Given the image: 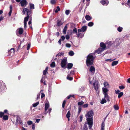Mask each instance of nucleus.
<instances>
[{"label": "nucleus", "mask_w": 130, "mask_h": 130, "mask_svg": "<svg viewBox=\"0 0 130 130\" xmlns=\"http://www.w3.org/2000/svg\"><path fill=\"white\" fill-rule=\"evenodd\" d=\"M93 54H90L87 56L86 63L87 66L92 65L93 64L94 60Z\"/></svg>", "instance_id": "1"}, {"label": "nucleus", "mask_w": 130, "mask_h": 130, "mask_svg": "<svg viewBox=\"0 0 130 130\" xmlns=\"http://www.w3.org/2000/svg\"><path fill=\"white\" fill-rule=\"evenodd\" d=\"M87 121L88 124L89 125V128L91 129L93 125V121L92 117L87 118Z\"/></svg>", "instance_id": "2"}, {"label": "nucleus", "mask_w": 130, "mask_h": 130, "mask_svg": "<svg viewBox=\"0 0 130 130\" xmlns=\"http://www.w3.org/2000/svg\"><path fill=\"white\" fill-rule=\"evenodd\" d=\"M67 61V58L66 57L64 58L62 60L61 63V67L63 68H65V66Z\"/></svg>", "instance_id": "3"}, {"label": "nucleus", "mask_w": 130, "mask_h": 130, "mask_svg": "<svg viewBox=\"0 0 130 130\" xmlns=\"http://www.w3.org/2000/svg\"><path fill=\"white\" fill-rule=\"evenodd\" d=\"M27 12V15H30L31 13V10L28 9L27 8H25L22 11V13L24 14L25 13V12Z\"/></svg>", "instance_id": "4"}, {"label": "nucleus", "mask_w": 130, "mask_h": 130, "mask_svg": "<svg viewBox=\"0 0 130 130\" xmlns=\"http://www.w3.org/2000/svg\"><path fill=\"white\" fill-rule=\"evenodd\" d=\"M93 112L92 111L90 110L87 112V113L86 115V116L87 118L92 117L93 115Z\"/></svg>", "instance_id": "5"}, {"label": "nucleus", "mask_w": 130, "mask_h": 130, "mask_svg": "<svg viewBox=\"0 0 130 130\" xmlns=\"http://www.w3.org/2000/svg\"><path fill=\"white\" fill-rule=\"evenodd\" d=\"M21 5L22 7L26 6L27 4V2L26 0H22L20 2Z\"/></svg>", "instance_id": "6"}, {"label": "nucleus", "mask_w": 130, "mask_h": 130, "mask_svg": "<svg viewBox=\"0 0 130 130\" xmlns=\"http://www.w3.org/2000/svg\"><path fill=\"white\" fill-rule=\"evenodd\" d=\"M89 71L91 73H94L95 72V68L94 66H91L89 68Z\"/></svg>", "instance_id": "7"}, {"label": "nucleus", "mask_w": 130, "mask_h": 130, "mask_svg": "<svg viewBox=\"0 0 130 130\" xmlns=\"http://www.w3.org/2000/svg\"><path fill=\"white\" fill-rule=\"evenodd\" d=\"M78 104L79 105L78 110V115L81 111V102H79Z\"/></svg>", "instance_id": "8"}, {"label": "nucleus", "mask_w": 130, "mask_h": 130, "mask_svg": "<svg viewBox=\"0 0 130 130\" xmlns=\"http://www.w3.org/2000/svg\"><path fill=\"white\" fill-rule=\"evenodd\" d=\"M93 86L95 89L96 91H97L98 89V87L97 83L96 81H95V82L93 83Z\"/></svg>", "instance_id": "9"}, {"label": "nucleus", "mask_w": 130, "mask_h": 130, "mask_svg": "<svg viewBox=\"0 0 130 130\" xmlns=\"http://www.w3.org/2000/svg\"><path fill=\"white\" fill-rule=\"evenodd\" d=\"M17 121L18 123H20L21 125L23 124L22 121L21 120L20 118L18 117L17 118Z\"/></svg>", "instance_id": "10"}, {"label": "nucleus", "mask_w": 130, "mask_h": 130, "mask_svg": "<svg viewBox=\"0 0 130 130\" xmlns=\"http://www.w3.org/2000/svg\"><path fill=\"white\" fill-rule=\"evenodd\" d=\"M103 91V94L105 95V94H107V92L108 91V90L106 88H102Z\"/></svg>", "instance_id": "11"}, {"label": "nucleus", "mask_w": 130, "mask_h": 130, "mask_svg": "<svg viewBox=\"0 0 130 130\" xmlns=\"http://www.w3.org/2000/svg\"><path fill=\"white\" fill-rule=\"evenodd\" d=\"M104 50V48H99L96 51L95 53L99 54L102 52Z\"/></svg>", "instance_id": "12"}, {"label": "nucleus", "mask_w": 130, "mask_h": 130, "mask_svg": "<svg viewBox=\"0 0 130 130\" xmlns=\"http://www.w3.org/2000/svg\"><path fill=\"white\" fill-rule=\"evenodd\" d=\"M63 24V23L61 21V20H57V26H61Z\"/></svg>", "instance_id": "13"}, {"label": "nucleus", "mask_w": 130, "mask_h": 130, "mask_svg": "<svg viewBox=\"0 0 130 130\" xmlns=\"http://www.w3.org/2000/svg\"><path fill=\"white\" fill-rule=\"evenodd\" d=\"M101 3L103 5H104L106 4V5H107L109 2L107 0H103L101 1Z\"/></svg>", "instance_id": "14"}, {"label": "nucleus", "mask_w": 130, "mask_h": 130, "mask_svg": "<svg viewBox=\"0 0 130 130\" xmlns=\"http://www.w3.org/2000/svg\"><path fill=\"white\" fill-rule=\"evenodd\" d=\"M73 66V64L71 63H68L67 64V68L68 69H71Z\"/></svg>", "instance_id": "15"}, {"label": "nucleus", "mask_w": 130, "mask_h": 130, "mask_svg": "<svg viewBox=\"0 0 130 130\" xmlns=\"http://www.w3.org/2000/svg\"><path fill=\"white\" fill-rule=\"evenodd\" d=\"M100 46L101 47H102V48H104V50L106 48V46L105 44L103 42H101L100 43Z\"/></svg>", "instance_id": "16"}, {"label": "nucleus", "mask_w": 130, "mask_h": 130, "mask_svg": "<svg viewBox=\"0 0 130 130\" xmlns=\"http://www.w3.org/2000/svg\"><path fill=\"white\" fill-rule=\"evenodd\" d=\"M50 107L49 104L46 103L45 104V110L46 111Z\"/></svg>", "instance_id": "17"}, {"label": "nucleus", "mask_w": 130, "mask_h": 130, "mask_svg": "<svg viewBox=\"0 0 130 130\" xmlns=\"http://www.w3.org/2000/svg\"><path fill=\"white\" fill-rule=\"evenodd\" d=\"M67 25H66L64 27V28H63V30L62 32L63 34H66V31H67Z\"/></svg>", "instance_id": "18"}, {"label": "nucleus", "mask_w": 130, "mask_h": 130, "mask_svg": "<svg viewBox=\"0 0 130 130\" xmlns=\"http://www.w3.org/2000/svg\"><path fill=\"white\" fill-rule=\"evenodd\" d=\"M29 18V15L27 14V16L25 17L24 18V23L25 22L27 23V22L28 21Z\"/></svg>", "instance_id": "19"}, {"label": "nucleus", "mask_w": 130, "mask_h": 130, "mask_svg": "<svg viewBox=\"0 0 130 130\" xmlns=\"http://www.w3.org/2000/svg\"><path fill=\"white\" fill-rule=\"evenodd\" d=\"M29 4L30 8V9H35L34 5L33 4L30 3Z\"/></svg>", "instance_id": "20"}, {"label": "nucleus", "mask_w": 130, "mask_h": 130, "mask_svg": "<svg viewBox=\"0 0 130 130\" xmlns=\"http://www.w3.org/2000/svg\"><path fill=\"white\" fill-rule=\"evenodd\" d=\"M64 53L63 52H60L56 55V56H61L63 55Z\"/></svg>", "instance_id": "21"}, {"label": "nucleus", "mask_w": 130, "mask_h": 130, "mask_svg": "<svg viewBox=\"0 0 130 130\" xmlns=\"http://www.w3.org/2000/svg\"><path fill=\"white\" fill-rule=\"evenodd\" d=\"M118 61H113L112 62L111 65L112 66H113L117 65L118 63Z\"/></svg>", "instance_id": "22"}, {"label": "nucleus", "mask_w": 130, "mask_h": 130, "mask_svg": "<svg viewBox=\"0 0 130 130\" xmlns=\"http://www.w3.org/2000/svg\"><path fill=\"white\" fill-rule=\"evenodd\" d=\"M94 78L93 77H90L89 79L90 83L91 84L93 82Z\"/></svg>", "instance_id": "23"}, {"label": "nucleus", "mask_w": 130, "mask_h": 130, "mask_svg": "<svg viewBox=\"0 0 130 130\" xmlns=\"http://www.w3.org/2000/svg\"><path fill=\"white\" fill-rule=\"evenodd\" d=\"M48 69V67H46L45 69L43 71V75H45L46 74V73L47 72Z\"/></svg>", "instance_id": "24"}, {"label": "nucleus", "mask_w": 130, "mask_h": 130, "mask_svg": "<svg viewBox=\"0 0 130 130\" xmlns=\"http://www.w3.org/2000/svg\"><path fill=\"white\" fill-rule=\"evenodd\" d=\"M10 10L8 13L9 15L10 16L11 15L12 9V5H10Z\"/></svg>", "instance_id": "25"}, {"label": "nucleus", "mask_w": 130, "mask_h": 130, "mask_svg": "<svg viewBox=\"0 0 130 130\" xmlns=\"http://www.w3.org/2000/svg\"><path fill=\"white\" fill-rule=\"evenodd\" d=\"M23 28H19V34L20 35H21L23 33Z\"/></svg>", "instance_id": "26"}, {"label": "nucleus", "mask_w": 130, "mask_h": 130, "mask_svg": "<svg viewBox=\"0 0 130 130\" xmlns=\"http://www.w3.org/2000/svg\"><path fill=\"white\" fill-rule=\"evenodd\" d=\"M74 52L73 51H71L69 52V55L70 56H73L74 55Z\"/></svg>", "instance_id": "27"}, {"label": "nucleus", "mask_w": 130, "mask_h": 130, "mask_svg": "<svg viewBox=\"0 0 130 130\" xmlns=\"http://www.w3.org/2000/svg\"><path fill=\"white\" fill-rule=\"evenodd\" d=\"M104 86L106 88H108L109 84L108 83L106 82H104Z\"/></svg>", "instance_id": "28"}, {"label": "nucleus", "mask_w": 130, "mask_h": 130, "mask_svg": "<svg viewBox=\"0 0 130 130\" xmlns=\"http://www.w3.org/2000/svg\"><path fill=\"white\" fill-rule=\"evenodd\" d=\"M70 75H68L67 77V79L70 80H73V78L72 77H70Z\"/></svg>", "instance_id": "29"}, {"label": "nucleus", "mask_w": 130, "mask_h": 130, "mask_svg": "<svg viewBox=\"0 0 130 130\" xmlns=\"http://www.w3.org/2000/svg\"><path fill=\"white\" fill-rule=\"evenodd\" d=\"M104 98H105L108 101H109V97L108 94H105V95H104Z\"/></svg>", "instance_id": "30"}, {"label": "nucleus", "mask_w": 130, "mask_h": 130, "mask_svg": "<svg viewBox=\"0 0 130 130\" xmlns=\"http://www.w3.org/2000/svg\"><path fill=\"white\" fill-rule=\"evenodd\" d=\"M70 111H68L66 115V117L67 118H70Z\"/></svg>", "instance_id": "31"}, {"label": "nucleus", "mask_w": 130, "mask_h": 130, "mask_svg": "<svg viewBox=\"0 0 130 130\" xmlns=\"http://www.w3.org/2000/svg\"><path fill=\"white\" fill-rule=\"evenodd\" d=\"M85 18L87 20H90L91 19V18L90 16L88 15H87L85 16Z\"/></svg>", "instance_id": "32"}, {"label": "nucleus", "mask_w": 130, "mask_h": 130, "mask_svg": "<svg viewBox=\"0 0 130 130\" xmlns=\"http://www.w3.org/2000/svg\"><path fill=\"white\" fill-rule=\"evenodd\" d=\"M106 101L105 99L104 98L102 99V100L101 102V103L102 104H104V103H106Z\"/></svg>", "instance_id": "33"}, {"label": "nucleus", "mask_w": 130, "mask_h": 130, "mask_svg": "<svg viewBox=\"0 0 130 130\" xmlns=\"http://www.w3.org/2000/svg\"><path fill=\"white\" fill-rule=\"evenodd\" d=\"M87 29V26H84L82 27V32H84L86 31Z\"/></svg>", "instance_id": "34"}, {"label": "nucleus", "mask_w": 130, "mask_h": 130, "mask_svg": "<svg viewBox=\"0 0 130 130\" xmlns=\"http://www.w3.org/2000/svg\"><path fill=\"white\" fill-rule=\"evenodd\" d=\"M8 117L7 115H5L3 117V119L4 120H6L8 119Z\"/></svg>", "instance_id": "35"}, {"label": "nucleus", "mask_w": 130, "mask_h": 130, "mask_svg": "<svg viewBox=\"0 0 130 130\" xmlns=\"http://www.w3.org/2000/svg\"><path fill=\"white\" fill-rule=\"evenodd\" d=\"M88 128L87 123L85 124L83 127V130H87Z\"/></svg>", "instance_id": "36"}, {"label": "nucleus", "mask_w": 130, "mask_h": 130, "mask_svg": "<svg viewBox=\"0 0 130 130\" xmlns=\"http://www.w3.org/2000/svg\"><path fill=\"white\" fill-rule=\"evenodd\" d=\"M10 52H11V53H13L15 52L14 50V48H11L10 50L8 51V53H10Z\"/></svg>", "instance_id": "37"}, {"label": "nucleus", "mask_w": 130, "mask_h": 130, "mask_svg": "<svg viewBox=\"0 0 130 130\" xmlns=\"http://www.w3.org/2000/svg\"><path fill=\"white\" fill-rule=\"evenodd\" d=\"M105 124L104 123H102L101 125V130H104Z\"/></svg>", "instance_id": "38"}, {"label": "nucleus", "mask_w": 130, "mask_h": 130, "mask_svg": "<svg viewBox=\"0 0 130 130\" xmlns=\"http://www.w3.org/2000/svg\"><path fill=\"white\" fill-rule=\"evenodd\" d=\"M55 66V63L54 62H52L50 65V66L51 67H54Z\"/></svg>", "instance_id": "39"}, {"label": "nucleus", "mask_w": 130, "mask_h": 130, "mask_svg": "<svg viewBox=\"0 0 130 130\" xmlns=\"http://www.w3.org/2000/svg\"><path fill=\"white\" fill-rule=\"evenodd\" d=\"M113 107L115 110H118L119 109V107L117 105H114Z\"/></svg>", "instance_id": "40"}, {"label": "nucleus", "mask_w": 130, "mask_h": 130, "mask_svg": "<svg viewBox=\"0 0 130 130\" xmlns=\"http://www.w3.org/2000/svg\"><path fill=\"white\" fill-rule=\"evenodd\" d=\"M93 23L92 22H89L88 24V26H90L91 27L93 26Z\"/></svg>", "instance_id": "41"}, {"label": "nucleus", "mask_w": 130, "mask_h": 130, "mask_svg": "<svg viewBox=\"0 0 130 130\" xmlns=\"http://www.w3.org/2000/svg\"><path fill=\"white\" fill-rule=\"evenodd\" d=\"M70 12V11L69 10H67L65 11V14L66 15H68Z\"/></svg>", "instance_id": "42"}, {"label": "nucleus", "mask_w": 130, "mask_h": 130, "mask_svg": "<svg viewBox=\"0 0 130 130\" xmlns=\"http://www.w3.org/2000/svg\"><path fill=\"white\" fill-rule=\"evenodd\" d=\"M60 10V9L59 6H57V9L55 10V12L56 13L58 11H59Z\"/></svg>", "instance_id": "43"}, {"label": "nucleus", "mask_w": 130, "mask_h": 130, "mask_svg": "<svg viewBox=\"0 0 130 130\" xmlns=\"http://www.w3.org/2000/svg\"><path fill=\"white\" fill-rule=\"evenodd\" d=\"M39 104V102H37L35 103H34L33 104V106L35 107L37 106Z\"/></svg>", "instance_id": "44"}, {"label": "nucleus", "mask_w": 130, "mask_h": 130, "mask_svg": "<svg viewBox=\"0 0 130 130\" xmlns=\"http://www.w3.org/2000/svg\"><path fill=\"white\" fill-rule=\"evenodd\" d=\"M123 92H120L119 93V95L118 96V97L119 98H120L121 97L123 94Z\"/></svg>", "instance_id": "45"}, {"label": "nucleus", "mask_w": 130, "mask_h": 130, "mask_svg": "<svg viewBox=\"0 0 130 130\" xmlns=\"http://www.w3.org/2000/svg\"><path fill=\"white\" fill-rule=\"evenodd\" d=\"M112 44V43L110 41L109 42L106 43V44L108 45V47L110 46Z\"/></svg>", "instance_id": "46"}, {"label": "nucleus", "mask_w": 130, "mask_h": 130, "mask_svg": "<svg viewBox=\"0 0 130 130\" xmlns=\"http://www.w3.org/2000/svg\"><path fill=\"white\" fill-rule=\"evenodd\" d=\"M66 46L67 47L70 48L71 46V45L70 44L67 43L66 44Z\"/></svg>", "instance_id": "47"}, {"label": "nucleus", "mask_w": 130, "mask_h": 130, "mask_svg": "<svg viewBox=\"0 0 130 130\" xmlns=\"http://www.w3.org/2000/svg\"><path fill=\"white\" fill-rule=\"evenodd\" d=\"M74 70H71V71L70 72V74L69 75H73L74 74Z\"/></svg>", "instance_id": "48"}, {"label": "nucleus", "mask_w": 130, "mask_h": 130, "mask_svg": "<svg viewBox=\"0 0 130 130\" xmlns=\"http://www.w3.org/2000/svg\"><path fill=\"white\" fill-rule=\"evenodd\" d=\"M32 123V122L31 121H29L27 122V123L28 125H30Z\"/></svg>", "instance_id": "49"}, {"label": "nucleus", "mask_w": 130, "mask_h": 130, "mask_svg": "<svg viewBox=\"0 0 130 130\" xmlns=\"http://www.w3.org/2000/svg\"><path fill=\"white\" fill-rule=\"evenodd\" d=\"M88 104H85L83 105L82 106V107L84 108H86L88 107Z\"/></svg>", "instance_id": "50"}, {"label": "nucleus", "mask_w": 130, "mask_h": 130, "mask_svg": "<svg viewBox=\"0 0 130 130\" xmlns=\"http://www.w3.org/2000/svg\"><path fill=\"white\" fill-rule=\"evenodd\" d=\"M73 33H76L77 32V29L75 28H74L73 29Z\"/></svg>", "instance_id": "51"}, {"label": "nucleus", "mask_w": 130, "mask_h": 130, "mask_svg": "<svg viewBox=\"0 0 130 130\" xmlns=\"http://www.w3.org/2000/svg\"><path fill=\"white\" fill-rule=\"evenodd\" d=\"M4 114V113H3V112H0V117L1 118H2L3 117Z\"/></svg>", "instance_id": "52"}, {"label": "nucleus", "mask_w": 130, "mask_h": 130, "mask_svg": "<svg viewBox=\"0 0 130 130\" xmlns=\"http://www.w3.org/2000/svg\"><path fill=\"white\" fill-rule=\"evenodd\" d=\"M122 28L121 27H119L118 28L117 30L119 32H121L122 31Z\"/></svg>", "instance_id": "53"}, {"label": "nucleus", "mask_w": 130, "mask_h": 130, "mask_svg": "<svg viewBox=\"0 0 130 130\" xmlns=\"http://www.w3.org/2000/svg\"><path fill=\"white\" fill-rule=\"evenodd\" d=\"M30 44L29 43L27 45V50H28L29 49V48H30Z\"/></svg>", "instance_id": "54"}, {"label": "nucleus", "mask_w": 130, "mask_h": 130, "mask_svg": "<svg viewBox=\"0 0 130 130\" xmlns=\"http://www.w3.org/2000/svg\"><path fill=\"white\" fill-rule=\"evenodd\" d=\"M51 4H53L55 3L56 1L55 0H51Z\"/></svg>", "instance_id": "55"}, {"label": "nucleus", "mask_w": 130, "mask_h": 130, "mask_svg": "<svg viewBox=\"0 0 130 130\" xmlns=\"http://www.w3.org/2000/svg\"><path fill=\"white\" fill-rule=\"evenodd\" d=\"M41 98H43V97H44L45 96V95L43 93H41Z\"/></svg>", "instance_id": "56"}, {"label": "nucleus", "mask_w": 130, "mask_h": 130, "mask_svg": "<svg viewBox=\"0 0 130 130\" xmlns=\"http://www.w3.org/2000/svg\"><path fill=\"white\" fill-rule=\"evenodd\" d=\"M120 91L119 90H115V92L116 94H118L119 93Z\"/></svg>", "instance_id": "57"}, {"label": "nucleus", "mask_w": 130, "mask_h": 130, "mask_svg": "<svg viewBox=\"0 0 130 130\" xmlns=\"http://www.w3.org/2000/svg\"><path fill=\"white\" fill-rule=\"evenodd\" d=\"M65 39V37L63 36H62L61 37V39L63 41Z\"/></svg>", "instance_id": "58"}, {"label": "nucleus", "mask_w": 130, "mask_h": 130, "mask_svg": "<svg viewBox=\"0 0 130 130\" xmlns=\"http://www.w3.org/2000/svg\"><path fill=\"white\" fill-rule=\"evenodd\" d=\"M32 128L33 130H34L35 129V124H32Z\"/></svg>", "instance_id": "59"}, {"label": "nucleus", "mask_w": 130, "mask_h": 130, "mask_svg": "<svg viewBox=\"0 0 130 130\" xmlns=\"http://www.w3.org/2000/svg\"><path fill=\"white\" fill-rule=\"evenodd\" d=\"M66 38L67 40L69 39L70 38V37L69 35H67L66 36Z\"/></svg>", "instance_id": "60"}, {"label": "nucleus", "mask_w": 130, "mask_h": 130, "mask_svg": "<svg viewBox=\"0 0 130 130\" xmlns=\"http://www.w3.org/2000/svg\"><path fill=\"white\" fill-rule=\"evenodd\" d=\"M24 23V28L25 29L27 27V23L25 22Z\"/></svg>", "instance_id": "61"}, {"label": "nucleus", "mask_w": 130, "mask_h": 130, "mask_svg": "<svg viewBox=\"0 0 130 130\" xmlns=\"http://www.w3.org/2000/svg\"><path fill=\"white\" fill-rule=\"evenodd\" d=\"M40 120V119H36V122L37 123H39V121Z\"/></svg>", "instance_id": "62"}, {"label": "nucleus", "mask_w": 130, "mask_h": 130, "mask_svg": "<svg viewBox=\"0 0 130 130\" xmlns=\"http://www.w3.org/2000/svg\"><path fill=\"white\" fill-rule=\"evenodd\" d=\"M48 91L49 92H51V87L49 86L48 88Z\"/></svg>", "instance_id": "63"}, {"label": "nucleus", "mask_w": 130, "mask_h": 130, "mask_svg": "<svg viewBox=\"0 0 130 130\" xmlns=\"http://www.w3.org/2000/svg\"><path fill=\"white\" fill-rule=\"evenodd\" d=\"M61 39H60L58 41V42L59 43L60 45L61 44Z\"/></svg>", "instance_id": "64"}]
</instances>
